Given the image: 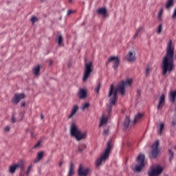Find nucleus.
<instances>
[{"instance_id":"nucleus-36","label":"nucleus","mask_w":176,"mask_h":176,"mask_svg":"<svg viewBox=\"0 0 176 176\" xmlns=\"http://www.w3.org/2000/svg\"><path fill=\"white\" fill-rule=\"evenodd\" d=\"M89 107V103H83L81 109L82 110H85Z\"/></svg>"},{"instance_id":"nucleus-45","label":"nucleus","mask_w":176,"mask_h":176,"mask_svg":"<svg viewBox=\"0 0 176 176\" xmlns=\"http://www.w3.org/2000/svg\"><path fill=\"white\" fill-rule=\"evenodd\" d=\"M21 107H23L25 106V102H22L21 104Z\"/></svg>"},{"instance_id":"nucleus-49","label":"nucleus","mask_w":176,"mask_h":176,"mask_svg":"<svg viewBox=\"0 0 176 176\" xmlns=\"http://www.w3.org/2000/svg\"><path fill=\"white\" fill-rule=\"evenodd\" d=\"M69 3H72V0H68Z\"/></svg>"},{"instance_id":"nucleus-28","label":"nucleus","mask_w":176,"mask_h":176,"mask_svg":"<svg viewBox=\"0 0 176 176\" xmlns=\"http://www.w3.org/2000/svg\"><path fill=\"white\" fill-rule=\"evenodd\" d=\"M41 71V67L40 65H38V66L35 67L33 69V72L35 76H37L39 74V72Z\"/></svg>"},{"instance_id":"nucleus-46","label":"nucleus","mask_w":176,"mask_h":176,"mask_svg":"<svg viewBox=\"0 0 176 176\" xmlns=\"http://www.w3.org/2000/svg\"><path fill=\"white\" fill-rule=\"evenodd\" d=\"M43 114H41V119L43 120Z\"/></svg>"},{"instance_id":"nucleus-12","label":"nucleus","mask_w":176,"mask_h":176,"mask_svg":"<svg viewBox=\"0 0 176 176\" xmlns=\"http://www.w3.org/2000/svg\"><path fill=\"white\" fill-rule=\"evenodd\" d=\"M25 95L23 93H15L14 97L12 98V103L14 104H18L20 100L23 98H25Z\"/></svg>"},{"instance_id":"nucleus-15","label":"nucleus","mask_w":176,"mask_h":176,"mask_svg":"<svg viewBox=\"0 0 176 176\" xmlns=\"http://www.w3.org/2000/svg\"><path fill=\"white\" fill-rule=\"evenodd\" d=\"M77 111H79V107L77 104H74L73 107H72L70 113L67 116V119H71L76 114Z\"/></svg>"},{"instance_id":"nucleus-11","label":"nucleus","mask_w":176,"mask_h":176,"mask_svg":"<svg viewBox=\"0 0 176 176\" xmlns=\"http://www.w3.org/2000/svg\"><path fill=\"white\" fill-rule=\"evenodd\" d=\"M89 172V168H83L82 164H80L78 169V176H87Z\"/></svg>"},{"instance_id":"nucleus-41","label":"nucleus","mask_w":176,"mask_h":176,"mask_svg":"<svg viewBox=\"0 0 176 176\" xmlns=\"http://www.w3.org/2000/svg\"><path fill=\"white\" fill-rule=\"evenodd\" d=\"M74 12H75V11L69 10H67V16H69V14H73V13H74Z\"/></svg>"},{"instance_id":"nucleus-23","label":"nucleus","mask_w":176,"mask_h":176,"mask_svg":"<svg viewBox=\"0 0 176 176\" xmlns=\"http://www.w3.org/2000/svg\"><path fill=\"white\" fill-rule=\"evenodd\" d=\"M143 30V27L140 26L139 28H137L135 35L133 36L134 38H136L138 36L141 35L142 32Z\"/></svg>"},{"instance_id":"nucleus-50","label":"nucleus","mask_w":176,"mask_h":176,"mask_svg":"<svg viewBox=\"0 0 176 176\" xmlns=\"http://www.w3.org/2000/svg\"><path fill=\"white\" fill-rule=\"evenodd\" d=\"M174 149H176V146H174Z\"/></svg>"},{"instance_id":"nucleus-47","label":"nucleus","mask_w":176,"mask_h":176,"mask_svg":"<svg viewBox=\"0 0 176 176\" xmlns=\"http://www.w3.org/2000/svg\"><path fill=\"white\" fill-rule=\"evenodd\" d=\"M62 165H63V162H60L59 163V166L61 167Z\"/></svg>"},{"instance_id":"nucleus-31","label":"nucleus","mask_w":176,"mask_h":176,"mask_svg":"<svg viewBox=\"0 0 176 176\" xmlns=\"http://www.w3.org/2000/svg\"><path fill=\"white\" fill-rule=\"evenodd\" d=\"M168 155H169V161L171 162L173 160V158L174 157V153H173V151L169 149L168 150Z\"/></svg>"},{"instance_id":"nucleus-17","label":"nucleus","mask_w":176,"mask_h":176,"mask_svg":"<svg viewBox=\"0 0 176 176\" xmlns=\"http://www.w3.org/2000/svg\"><path fill=\"white\" fill-rule=\"evenodd\" d=\"M96 13L98 14H102L103 18H106L107 14V10L104 8H101L96 10Z\"/></svg>"},{"instance_id":"nucleus-25","label":"nucleus","mask_w":176,"mask_h":176,"mask_svg":"<svg viewBox=\"0 0 176 176\" xmlns=\"http://www.w3.org/2000/svg\"><path fill=\"white\" fill-rule=\"evenodd\" d=\"M142 117H143V114H141V113H139L137 116H135L134 118V123L140 122L142 119Z\"/></svg>"},{"instance_id":"nucleus-37","label":"nucleus","mask_w":176,"mask_h":176,"mask_svg":"<svg viewBox=\"0 0 176 176\" xmlns=\"http://www.w3.org/2000/svg\"><path fill=\"white\" fill-rule=\"evenodd\" d=\"M30 21H32L34 25L35 22L38 21V19L35 16H33L32 19H30Z\"/></svg>"},{"instance_id":"nucleus-10","label":"nucleus","mask_w":176,"mask_h":176,"mask_svg":"<svg viewBox=\"0 0 176 176\" xmlns=\"http://www.w3.org/2000/svg\"><path fill=\"white\" fill-rule=\"evenodd\" d=\"M113 61V68L117 69L119 67V63H120V58L118 56H110L108 58V63Z\"/></svg>"},{"instance_id":"nucleus-51","label":"nucleus","mask_w":176,"mask_h":176,"mask_svg":"<svg viewBox=\"0 0 176 176\" xmlns=\"http://www.w3.org/2000/svg\"><path fill=\"white\" fill-rule=\"evenodd\" d=\"M173 124H174V125H175V124H176V123H175V122H173Z\"/></svg>"},{"instance_id":"nucleus-27","label":"nucleus","mask_w":176,"mask_h":176,"mask_svg":"<svg viewBox=\"0 0 176 176\" xmlns=\"http://www.w3.org/2000/svg\"><path fill=\"white\" fill-rule=\"evenodd\" d=\"M164 12V9L163 8H160V11L158 12V15H157V20L158 21H162V14Z\"/></svg>"},{"instance_id":"nucleus-33","label":"nucleus","mask_w":176,"mask_h":176,"mask_svg":"<svg viewBox=\"0 0 176 176\" xmlns=\"http://www.w3.org/2000/svg\"><path fill=\"white\" fill-rule=\"evenodd\" d=\"M162 24H159V25H158V27H157V30H156V32H157V34H161L162 33Z\"/></svg>"},{"instance_id":"nucleus-18","label":"nucleus","mask_w":176,"mask_h":176,"mask_svg":"<svg viewBox=\"0 0 176 176\" xmlns=\"http://www.w3.org/2000/svg\"><path fill=\"white\" fill-rule=\"evenodd\" d=\"M170 101L172 104H174L176 101V90L175 91H170L169 95Z\"/></svg>"},{"instance_id":"nucleus-7","label":"nucleus","mask_w":176,"mask_h":176,"mask_svg":"<svg viewBox=\"0 0 176 176\" xmlns=\"http://www.w3.org/2000/svg\"><path fill=\"white\" fill-rule=\"evenodd\" d=\"M19 168L21 169V172L23 171V170H24V163H23V160H20L19 162H18V163L10 166L9 173L10 174H14L15 172H16V170Z\"/></svg>"},{"instance_id":"nucleus-13","label":"nucleus","mask_w":176,"mask_h":176,"mask_svg":"<svg viewBox=\"0 0 176 176\" xmlns=\"http://www.w3.org/2000/svg\"><path fill=\"white\" fill-rule=\"evenodd\" d=\"M164 105H165V96L164 94H162L160 97V99L157 105V111L162 110Z\"/></svg>"},{"instance_id":"nucleus-42","label":"nucleus","mask_w":176,"mask_h":176,"mask_svg":"<svg viewBox=\"0 0 176 176\" xmlns=\"http://www.w3.org/2000/svg\"><path fill=\"white\" fill-rule=\"evenodd\" d=\"M10 130V126H6V127H4V131L9 132Z\"/></svg>"},{"instance_id":"nucleus-19","label":"nucleus","mask_w":176,"mask_h":176,"mask_svg":"<svg viewBox=\"0 0 176 176\" xmlns=\"http://www.w3.org/2000/svg\"><path fill=\"white\" fill-rule=\"evenodd\" d=\"M74 173H75V171H74V163L73 162H70L67 176H72Z\"/></svg>"},{"instance_id":"nucleus-22","label":"nucleus","mask_w":176,"mask_h":176,"mask_svg":"<svg viewBox=\"0 0 176 176\" xmlns=\"http://www.w3.org/2000/svg\"><path fill=\"white\" fill-rule=\"evenodd\" d=\"M32 168V164H30L28 166V168H27V170H26L25 173L23 174L22 171H21L20 173H19V176H29Z\"/></svg>"},{"instance_id":"nucleus-32","label":"nucleus","mask_w":176,"mask_h":176,"mask_svg":"<svg viewBox=\"0 0 176 176\" xmlns=\"http://www.w3.org/2000/svg\"><path fill=\"white\" fill-rule=\"evenodd\" d=\"M152 69L150 66H146V70H145V74L146 76H148L150 72H151Z\"/></svg>"},{"instance_id":"nucleus-2","label":"nucleus","mask_w":176,"mask_h":176,"mask_svg":"<svg viewBox=\"0 0 176 176\" xmlns=\"http://www.w3.org/2000/svg\"><path fill=\"white\" fill-rule=\"evenodd\" d=\"M133 80L131 79H127L126 80H121L114 89L113 84H111L109 87L108 97H111L109 99L110 104L107 105L108 107V113H110L112 111V106L115 105L117 100H118V92L121 94V96H124L126 93L125 86H131ZM113 95V96H112Z\"/></svg>"},{"instance_id":"nucleus-3","label":"nucleus","mask_w":176,"mask_h":176,"mask_svg":"<svg viewBox=\"0 0 176 176\" xmlns=\"http://www.w3.org/2000/svg\"><path fill=\"white\" fill-rule=\"evenodd\" d=\"M70 134L72 137H74L77 141H80L87 138V132L82 133L80 129H78L74 123H72L70 126Z\"/></svg>"},{"instance_id":"nucleus-48","label":"nucleus","mask_w":176,"mask_h":176,"mask_svg":"<svg viewBox=\"0 0 176 176\" xmlns=\"http://www.w3.org/2000/svg\"><path fill=\"white\" fill-rule=\"evenodd\" d=\"M174 111H176V103H175V109H174Z\"/></svg>"},{"instance_id":"nucleus-24","label":"nucleus","mask_w":176,"mask_h":176,"mask_svg":"<svg viewBox=\"0 0 176 176\" xmlns=\"http://www.w3.org/2000/svg\"><path fill=\"white\" fill-rule=\"evenodd\" d=\"M129 123H130V118L129 117H126L125 118V120L124 121L123 125H124V129H125V130H126L129 126Z\"/></svg>"},{"instance_id":"nucleus-26","label":"nucleus","mask_w":176,"mask_h":176,"mask_svg":"<svg viewBox=\"0 0 176 176\" xmlns=\"http://www.w3.org/2000/svg\"><path fill=\"white\" fill-rule=\"evenodd\" d=\"M108 123V117H102L100 121V127Z\"/></svg>"},{"instance_id":"nucleus-6","label":"nucleus","mask_w":176,"mask_h":176,"mask_svg":"<svg viewBox=\"0 0 176 176\" xmlns=\"http://www.w3.org/2000/svg\"><path fill=\"white\" fill-rule=\"evenodd\" d=\"M145 156L144 154H140L136 158V162L138 165H136L133 168V171L135 173H140L142 168L144 167Z\"/></svg>"},{"instance_id":"nucleus-20","label":"nucleus","mask_w":176,"mask_h":176,"mask_svg":"<svg viewBox=\"0 0 176 176\" xmlns=\"http://www.w3.org/2000/svg\"><path fill=\"white\" fill-rule=\"evenodd\" d=\"M175 0H168L165 3V9L169 10L175 6Z\"/></svg>"},{"instance_id":"nucleus-8","label":"nucleus","mask_w":176,"mask_h":176,"mask_svg":"<svg viewBox=\"0 0 176 176\" xmlns=\"http://www.w3.org/2000/svg\"><path fill=\"white\" fill-rule=\"evenodd\" d=\"M164 170V168L161 166L160 165H157L155 166V168H153V166H151V170L148 173L149 176H158L162 174Z\"/></svg>"},{"instance_id":"nucleus-1","label":"nucleus","mask_w":176,"mask_h":176,"mask_svg":"<svg viewBox=\"0 0 176 176\" xmlns=\"http://www.w3.org/2000/svg\"><path fill=\"white\" fill-rule=\"evenodd\" d=\"M176 59V52L175 54V45L173 40H169L165 52V56L162 61V74L166 75L167 72L170 74L174 69V60Z\"/></svg>"},{"instance_id":"nucleus-40","label":"nucleus","mask_w":176,"mask_h":176,"mask_svg":"<svg viewBox=\"0 0 176 176\" xmlns=\"http://www.w3.org/2000/svg\"><path fill=\"white\" fill-rule=\"evenodd\" d=\"M109 129H104V130L103 134H104V135H109Z\"/></svg>"},{"instance_id":"nucleus-5","label":"nucleus","mask_w":176,"mask_h":176,"mask_svg":"<svg viewBox=\"0 0 176 176\" xmlns=\"http://www.w3.org/2000/svg\"><path fill=\"white\" fill-rule=\"evenodd\" d=\"M93 63L88 62L85 63V67L84 68V72L82 74V82H86L89 79L90 74L93 72Z\"/></svg>"},{"instance_id":"nucleus-14","label":"nucleus","mask_w":176,"mask_h":176,"mask_svg":"<svg viewBox=\"0 0 176 176\" xmlns=\"http://www.w3.org/2000/svg\"><path fill=\"white\" fill-rule=\"evenodd\" d=\"M135 52H129L127 54H126V59L129 61V62H135L136 60V58H135Z\"/></svg>"},{"instance_id":"nucleus-44","label":"nucleus","mask_w":176,"mask_h":176,"mask_svg":"<svg viewBox=\"0 0 176 176\" xmlns=\"http://www.w3.org/2000/svg\"><path fill=\"white\" fill-rule=\"evenodd\" d=\"M53 63H54V61L52 60V59H50V62H49V65H50V66H52V65H53Z\"/></svg>"},{"instance_id":"nucleus-38","label":"nucleus","mask_w":176,"mask_h":176,"mask_svg":"<svg viewBox=\"0 0 176 176\" xmlns=\"http://www.w3.org/2000/svg\"><path fill=\"white\" fill-rule=\"evenodd\" d=\"M172 19H176V8H175L172 14Z\"/></svg>"},{"instance_id":"nucleus-39","label":"nucleus","mask_w":176,"mask_h":176,"mask_svg":"<svg viewBox=\"0 0 176 176\" xmlns=\"http://www.w3.org/2000/svg\"><path fill=\"white\" fill-rule=\"evenodd\" d=\"M11 122L12 123H16V119L15 118L14 115L12 116Z\"/></svg>"},{"instance_id":"nucleus-35","label":"nucleus","mask_w":176,"mask_h":176,"mask_svg":"<svg viewBox=\"0 0 176 176\" xmlns=\"http://www.w3.org/2000/svg\"><path fill=\"white\" fill-rule=\"evenodd\" d=\"M86 148H87L86 144H81V145L79 146V148H78V151L80 152V153H82V152L83 151V150L86 149Z\"/></svg>"},{"instance_id":"nucleus-9","label":"nucleus","mask_w":176,"mask_h":176,"mask_svg":"<svg viewBox=\"0 0 176 176\" xmlns=\"http://www.w3.org/2000/svg\"><path fill=\"white\" fill-rule=\"evenodd\" d=\"M159 141L157 140L155 143L151 145V150L150 152L151 158L155 159L157 157L158 153L160 152L158 149Z\"/></svg>"},{"instance_id":"nucleus-4","label":"nucleus","mask_w":176,"mask_h":176,"mask_svg":"<svg viewBox=\"0 0 176 176\" xmlns=\"http://www.w3.org/2000/svg\"><path fill=\"white\" fill-rule=\"evenodd\" d=\"M111 149V141L107 142V148L102 153L100 158L96 161V166H100L102 162H105L109 157V153Z\"/></svg>"},{"instance_id":"nucleus-34","label":"nucleus","mask_w":176,"mask_h":176,"mask_svg":"<svg viewBox=\"0 0 176 176\" xmlns=\"http://www.w3.org/2000/svg\"><path fill=\"white\" fill-rule=\"evenodd\" d=\"M58 41V46H60L62 41H63V37L61 35H58V38H56Z\"/></svg>"},{"instance_id":"nucleus-30","label":"nucleus","mask_w":176,"mask_h":176,"mask_svg":"<svg viewBox=\"0 0 176 176\" xmlns=\"http://www.w3.org/2000/svg\"><path fill=\"white\" fill-rule=\"evenodd\" d=\"M100 87H101V84L98 83L96 87L94 88V91L96 94H98L100 93Z\"/></svg>"},{"instance_id":"nucleus-21","label":"nucleus","mask_w":176,"mask_h":176,"mask_svg":"<svg viewBox=\"0 0 176 176\" xmlns=\"http://www.w3.org/2000/svg\"><path fill=\"white\" fill-rule=\"evenodd\" d=\"M43 156H44L43 151H41V152L38 153L37 155H36V159H34V163L36 164L37 162H41V160L43 158Z\"/></svg>"},{"instance_id":"nucleus-16","label":"nucleus","mask_w":176,"mask_h":176,"mask_svg":"<svg viewBox=\"0 0 176 176\" xmlns=\"http://www.w3.org/2000/svg\"><path fill=\"white\" fill-rule=\"evenodd\" d=\"M78 96L80 99H85L87 96V93L85 89H80L78 91Z\"/></svg>"},{"instance_id":"nucleus-29","label":"nucleus","mask_w":176,"mask_h":176,"mask_svg":"<svg viewBox=\"0 0 176 176\" xmlns=\"http://www.w3.org/2000/svg\"><path fill=\"white\" fill-rule=\"evenodd\" d=\"M164 129V123H160V126H159V129H158L159 135H162V131H163Z\"/></svg>"},{"instance_id":"nucleus-43","label":"nucleus","mask_w":176,"mask_h":176,"mask_svg":"<svg viewBox=\"0 0 176 176\" xmlns=\"http://www.w3.org/2000/svg\"><path fill=\"white\" fill-rule=\"evenodd\" d=\"M41 145V142H37L36 144L34 145V148H38Z\"/></svg>"}]
</instances>
